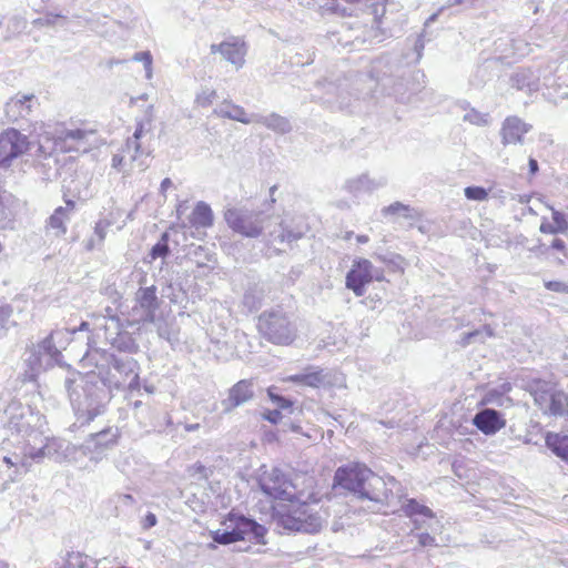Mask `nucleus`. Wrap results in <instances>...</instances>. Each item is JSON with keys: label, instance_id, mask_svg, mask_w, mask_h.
<instances>
[{"label": "nucleus", "instance_id": "ddd939ff", "mask_svg": "<svg viewBox=\"0 0 568 568\" xmlns=\"http://www.w3.org/2000/svg\"><path fill=\"white\" fill-rule=\"evenodd\" d=\"M142 129L138 128L133 135L126 140L125 146L121 152L116 153L112 158V166L122 172H129L138 168L140 171L145 166V162L142 158L148 156L141 150L139 139L141 136Z\"/></svg>", "mask_w": 568, "mask_h": 568}, {"label": "nucleus", "instance_id": "20e7f679", "mask_svg": "<svg viewBox=\"0 0 568 568\" xmlns=\"http://www.w3.org/2000/svg\"><path fill=\"white\" fill-rule=\"evenodd\" d=\"M100 356L106 365L108 371L99 372V376L104 386L109 389L128 388L130 393L140 390L139 365L138 362L128 355H114L106 352L100 353L98 349L87 352L82 361L91 362L95 356Z\"/></svg>", "mask_w": 568, "mask_h": 568}, {"label": "nucleus", "instance_id": "774afa93", "mask_svg": "<svg viewBox=\"0 0 568 568\" xmlns=\"http://www.w3.org/2000/svg\"><path fill=\"white\" fill-rule=\"evenodd\" d=\"M414 49L417 52V58L422 57V51L424 49V40L422 37H417L414 43Z\"/></svg>", "mask_w": 568, "mask_h": 568}, {"label": "nucleus", "instance_id": "8fccbe9b", "mask_svg": "<svg viewBox=\"0 0 568 568\" xmlns=\"http://www.w3.org/2000/svg\"><path fill=\"white\" fill-rule=\"evenodd\" d=\"M473 335L474 342H480L484 343L487 337L494 336V331L489 325H485L481 329H475L473 332H468Z\"/></svg>", "mask_w": 568, "mask_h": 568}, {"label": "nucleus", "instance_id": "bb28decb", "mask_svg": "<svg viewBox=\"0 0 568 568\" xmlns=\"http://www.w3.org/2000/svg\"><path fill=\"white\" fill-rule=\"evenodd\" d=\"M31 456L27 454V443H23L20 453H12L3 456V463L9 467L13 468L12 474L9 477L13 480L16 476L27 474L32 465Z\"/></svg>", "mask_w": 568, "mask_h": 568}, {"label": "nucleus", "instance_id": "dca6fc26", "mask_svg": "<svg viewBox=\"0 0 568 568\" xmlns=\"http://www.w3.org/2000/svg\"><path fill=\"white\" fill-rule=\"evenodd\" d=\"M118 430L108 428L95 434H91L89 438L80 446L82 455L88 456L93 463H99L105 456L106 450L115 445Z\"/></svg>", "mask_w": 568, "mask_h": 568}, {"label": "nucleus", "instance_id": "f257e3e1", "mask_svg": "<svg viewBox=\"0 0 568 568\" xmlns=\"http://www.w3.org/2000/svg\"><path fill=\"white\" fill-rule=\"evenodd\" d=\"M334 488L352 493L359 499L395 506L405 497V490L394 477H381L362 464H348L336 469Z\"/></svg>", "mask_w": 568, "mask_h": 568}, {"label": "nucleus", "instance_id": "4468645a", "mask_svg": "<svg viewBox=\"0 0 568 568\" xmlns=\"http://www.w3.org/2000/svg\"><path fill=\"white\" fill-rule=\"evenodd\" d=\"M94 130L79 126H61L55 129L53 139L54 144L64 152L87 151L90 145V138L94 135Z\"/></svg>", "mask_w": 568, "mask_h": 568}, {"label": "nucleus", "instance_id": "6ab92c4d", "mask_svg": "<svg viewBox=\"0 0 568 568\" xmlns=\"http://www.w3.org/2000/svg\"><path fill=\"white\" fill-rule=\"evenodd\" d=\"M372 262L366 258L354 261L352 268L346 274L345 286L361 297L365 294V286L372 282Z\"/></svg>", "mask_w": 568, "mask_h": 568}, {"label": "nucleus", "instance_id": "423d86ee", "mask_svg": "<svg viewBox=\"0 0 568 568\" xmlns=\"http://www.w3.org/2000/svg\"><path fill=\"white\" fill-rule=\"evenodd\" d=\"M4 413L8 418L7 427L11 434L21 436L26 443L28 440L36 443L42 436L45 417L39 412H34L30 406L12 402L8 405Z\"/></svg>", "mask_w": 568, "mask_h": 568}, {"label": "nucleus", "instance_id": "0eeeda50", "mask_svg": "<svg viewBox=\"0 0 568 568\" xmlns=\"http://www.w3.org/2000/svg\"><path fill=\"white\" fill-rule=\"evenodd\" d=\"M224 220L230 229L245 237L264 235L273 224V215L264 210L231 207L224 212Z\"/></svg>", "mask_w": 568, "mask_h": 568}, {"label": "nucleus", "instance_id": "680f3d73", "mask_svg": "<svg viewBox=\"0 0 568 568\" xmlns=\"http://www.w3.org/2000/svg\"><path fill=\"white\" fill-rule=\"evenodd\" d=\"M263 417L272 424H277L282 419V414L278 409H273L266 412Z\"/></svg>", "mask_w": 568, "mask_h": 568}, {"label": "nucleus", "instance_id": "c756f323", "mask_svg": "<svg viewBox=\"0 0 568 568\" xmlns=\"http://www.w3.org/2000/svg\"><path fill=\"white\" fill-rule=\"evenodd\" d=\"M213 112L220 118L231 119L243 124H250L254 119V114L248 115L243 106L234 104L229 100H224Z\"/></svg>", "mask_w": 568, "mask_h": 568}, {"label": "nucleus", "instance_id": "f8f14e48", "mask_svg": "<svg viewBox=\"0 0 568 568\" xmlns=\"http://www.w3.org/2000/svg\"><path fill=\"white\" fill-rule=\"evenodd\" d=\"M32 142L17 129H7L0 133V168L10 166L11 162L28 153Z\"/></svg>", "mask_w": 568, "mask_h": 568}, {"label": "nucleus", "instance_id": "bf43d9fd", "mask_svg": "<svg viewBox=\"0 0 568 568\" xmlns=\"http://www.w3.org/2000/svg\"><path fill=\"white\" fill-rule=\"evenodd\" d=\"M156 516L153 513H148L142 519L141 525L143 529H150L156 525Z\"/></svg>", "mask_w": 568, "mask_h": 568}, {"label": "nucleus", "instance_id": "e433bc0d", "mask_svg": "<svg viewBox=\"0 0 568 568\" xmlns=\"http://www.w3.org/2000/svg\"><path fill=\"white\" fill-rule=\"evenodd\" d=\"M104 338L111 343H113L118 336L121 334L122 324L115 314H110L104 321Z\"/></svg>", "mask_w": 568, "mask_h": 568}, {"label": "nucleus", "instance_id": "864d4df0", "mask_svg": "<svg viewBox=\"0 0 568 568\" xmlns=\"http://www.w3.org/2000/svg\"><path fill=\"white\" fill-rule=\"evenodd\" d=\"M545 287L552 292L568 294V284L560 281L545 282Z\"/></svg>", "mask_w": 568, "mask_h": 568}, {"label": "nucleus", "instance_id": "13d9d810", "mask_svg": "<svg viewBox=\"0 0 568 568\" xmlns=\"http://www.w3.org/2000/svg\"><path fill=\"white\" fill-rule=\"evenodd\" d=\"M539 231L544 234H559L560 233L552 223H549L547 221V219L542 220V222L539 226Z\"/></svg>", "mask_w": 568, "mask_h": 568}, {"label": "nucleus", "instance_id": "58836bf2", "mask_svg": "<svg viewBox=\"0 0 568 568\" xmlns=\"http://www.w3.org/2000/svg\"><path fill=\"white\" fill-rule=\"evenodd\" d=\"M68 568H97V561L81 552H72L67 560Z\"/></svg>", "mask_w": 568, "mask_h": 568}, {"label": "nucleus", "instance_id": "c03bdc74", "mask_svg": "<svg viewBox=\"0 0 568 568\" xmlns=\"http://www.w3.org/2000/svg\"><path fill=\"white\" fill-rule=\"evenodd\" d=\"M133 61L141 62L145 70V78L152 79V62L153 58L149 51L136 52L133 58Z\"/></svg>", "mask_w": 568, "mask_h": 568}, {"label": "nucleus", "instance_id": "6e6552de", "mask_svg": "<svg viewBox=\"0 0 568 568\" xmlns=\"http://www.w3.org/2000/svg\"><path fill=\"white\" fill-rule=\"evenodd\" d=\"M41 442L40 447H36V443L28 440L27 454L31 456L34 463H41L44 458H49L58 464L74 463L78 460L80 446L61 437H45Z\"/></svg>", "mask_w": 568, "mask_h": 568}, {"label": "nucleus", "instance_id": "0e129e2a", "mask_svg": "<svg viewBox=\"0 0 568 568\" xmlns=\"http://www.w3.org/2000/svg\"><path fill=\"white\" fill-rule=\"evenodd\" d=\"M369 273L372 275V281L375 280V281L382 282L385 280L383 270L376 268L373 264H372V268H371Z\"/></svg>", "mask_w": 568, "mask_h": 568}, {"label": "nucleus", "instance_id": "aec40b11", "mask_svg": "<svg viewBox=\"0 0 568 568\" xmlns=\"http://www.w3.org/2000/svg\"><path fill=\"white\" fill-rule=\"evenodd\" d=\"M400 509L407 517L413 519L415 529L427 528L432 531L437 530L434 526H438V521H433L435 518L433 510L419 504L416 499H406L402 504Z\"/></svg>", "mask_w": 568, "mask_h": 568}, {"label": "nucleus", "instance_id": "72a5a7b5", "mask_svg": "<svg viewBox=\"0 0 568 568\" xmlns=\"http://www.w3.org/2000/svg\"><path fill=\"white\" fill-rule=\"evenodd\" d=\"M554 392H555L554 387L549 383H546V382L537 383L531 388V395L534 396V400L542 412L549 404V399Z\"/></svg>", "mask_w": 568, "mask_h": 568}, {"label": "nucleus", "instance_id": "e2e57ef3", "mask_svg": "<svg viewBox=\"0 0 568 568\" xmlns=\"http://www.w3.org/2000/svg\"><path fill=\"white\" fill-rule=\"evenodd\" d=\"M91 325H92V323H90V322H82L78 328H73L71 331H69V329L62 331L63 334L60 335V337H62L64 335H69V334H74L78 331H89Z\"/></svg>", "mask_w": 568, "mask_h": 568}, {"label": "nucleus", "instance_id": "9d476101", "mask_svg": "<svg viewBox=\"0 0 568 568\" xmlns=\"http://www.w3.org/2000/svg\"><path fill=\"white\" fill-rule=\"evenodd\" d=\"M62 334V329L54 331L42 342L33 345L26 352L24 362L30 369V372L27 373L29 378L32 379L41 369L52 366V364L58 361L61 352L57 346V343H60L59 338Z\"/></svg>", "mask_w": 568, "mask_h": 568}, {"label": "nucleus", "instance_id": "393cba45", "mask_svg": "<svg viewBox=\"0 0 568 568\" xmlns=\"http://www.w3.org/2000/svg\"><path fill=\"white\" fill-rule=\"evenodd\" d=\"M231 523H234V531L239 536V540H255L258 544H265L263 540L266 528L260 524H257L253 519H248L244 516H239L236 518H230Z\"/></svg>", "mask_w": 568, "mask_h": 568}, {"label": "nucleus", "instance_id": "6e6d98bb", "mask_svg": "<svg viewBox=\"0 0 568 568\" xmlns=\"http://www.w3.org/2000/svg\"><path fill=\"white\" fill-rule=\"evenodd\" d=\"M418 544L423 547L435 546V538L428 532H422L417 535Z\"/></svg>", "mask_w": 568, "mask_h": 568}, {"label": "nucleus", "instance_id": "338daca9", "mask_svg": "<svg viewBox=\"0 0 568 568\" xmlns=\"http://www.w3.org/2000/svg\"><path fill=\"white\" fill-rule=\"evenodd\" d=\"M473 335L474 334H469V333H464L460 337V341H459V345L462 347H466L468 345H470L471 343H474L473 341Z\"/></svg>", "mask_w": 568, "mask_h": 568}, {"label": "nucleus", "instance_id": "cd10ccee", "mask_svg": "<svg viewBox=\"0 0 568 568\" xmlns=\"http://www.w3.org/2000/svg\"><path fill=\"white\" fill-rule=\"evenodd\" d=\"M184 263H193L199 267H212L211 263H215L214 254H212L209 248L202 245H195L191 243L190 245H184Z\"/></svg>", "mask_w": 568, "mask_h": 568}, {"label": "nucleus", "instance_id": "09e8293b", "mask_svg": "<svg viewBox=\"0 0 568 568\" xmlns=\"http://www.w3.org/2000/svg\"><path fill=\"white\" fill-rule=\"evenodd\" d=\"M216 91L213 89H204L196 95V103L201 106L211 105L216 99Z\"/></svg>", "mask_w": 568, "mask_h": 568}, {"label": "nucleus", "instance_id": "4d7b16f0", "mask_svg": "<svg viewBox=\"0 0 568 568\" xmlns=\"http://www.w3.org/2000/svg\"><path fill=\"white\" fill-rule=\"evenodd\" d=\"M108 316L93 315L92 316V329L98 334L100 331H104V321H106Z\"/></svg>", "mask_w": 568, "mask_h": 568}, {"label": "nucleus", "instance_id": "f03ea898", "mask_svg": "<svg viewBox=\"0 0 568 568\" xmlns=\"http://www.w3.org/2000/svg\"><path fill=\"white\" fill-rule=\"evenodd\" d=\"M326 6L336 13L358 16L362 12L365 16L363 23L348 27L347 33L343 36V45L358 48L365 43L381 41L378 24L386 12L382 0H333L331 4L326 3Z\"/></svg>", "mask_w": 568, "mask_h": 568}, {"label": "nucleus", "instance_id": "f704fd0d", "mask_svg": "<svg viewBox=\"0 0 568 568\" xmlns=\"http://www.w3.org/2000/svg\"><path fill=\"white\" fill-rule=\"evenodd\" d=\"M514 85L518 90L534 92L538 90V79L528 70L518 71L514 78Z\"/></svg>", "mask_w": 568, "mask_h": 568}, {"label": "nucleus", "instance_id": "1a4fd4ad", "mask_svg": "<svg viewBox=\"0 0 568 568\" xmlns=\"http://www.w3.org/2000/svg\"><path fill=\"white\" fill-rule=\"evenodd\" d=\"M258 329L267 341L277 345H290L297 332L287 314L280 310L263 312L258 317Z\"/></svg>", "mask_w": 568, "mask_h": 568}, {"label": "nucleus", "instance_id": "a211bd4d", "mask_svg": "<svg viewBox=\"0 0 568 568\" xmlns=\"http://www.w3.org/2000/svg\"><path fill=\"white\" fill-rule=\"evenodd\" d=\"M307 232L308 225L301 219L293 224H286L281 221L278 223H274L273 230H268L265 234V241L268 245H292L294 242L304 237Z\"/></svg>", "mask_w": 568, "mask_h": 568}, {"label": "nucleus", "instance_id": "4be33fe9", "mask_svg": "<svg viewBox=\"0 0 568 568\" xmlns=\"http://www.w3.org/2000/svg\"><path fill=\"white\" fill-rule=\"evenodd\" d=\"M211 53H220L223 59L240 69L245 63V43L236 38L211 45Z\"/></svg>", "mask_w": 568, "mask_h": 568}, {"label": "nucleus", "instance_id": "49530a36", "mask_svg": "<svg viewBox=\"0 0 568 568\" xmlns=\"http://www.w3.org/2000/svg\"><path fill=\"white\" fill-rule=\"evenodd\" d=\"M210 473H211V470L209 468H206L205 466H203L202 464H195V465L189 467V469H187L189 476L194 481L207 479Z\"/></svg>", "mask_w": 568, "mask_h": 568}, {"label": "nucleus", "instance_id": "7ed1b4c3", "mask_svg": "<svg viewBox=\"0 0 568 568\" xmlns=\"http://www.w3.org/2000/svg\"><path fill=\"white\" fill-rule=\"evenodd\" d=\"M94 375H88V378L78 374L75 377H68L64 381V387L69 396L78 419L83 418V423L93 420L104 412L111 395L108 386L100 381L93 382Z\"/></svg>", "mask_w": 568, "mask_h": 568}, {"label": "nucleus", "instance_id": "c9c22d12", "mask_svg": "<svg viewBox=\"0 0 568 568\" xmlns=\"http://www.w3.org/2000/svg\"><path fill=\"white\" fill-rule=\"evenodd\" d=\"M567 405L568 397L566 394L555 389L544 413L551 415H562Z\"/></svg>", "mask_w": 568, "mask_h": 568}, {"label": "nucleus", "instance_id": "39448f33", "mask_svg": "<svg viewBox=\"0 0 568 568\" xmlns=\"http://www.w3.org/2000/svg\"><path fill=\"white\" fill-rule=\"evenodd\" d=\"M318 499L314 493H302V500H294L288 507L276 510V526L290 531L318 532L325 519L316 509Z\"/></svg>", "mask_w": 568, "mask_h": 568}, {"label": "nucleus", "instance_id": "a878e982", "mask_svg": "<svg viewBox=\"0 0 568 568\" xmlns=\"http://www.w3.org/2000/svg\"><path fill=\"white\" fill-rule=\"evenodd\" d=\"M473 424L484 434L493 435L505 426V420L499 412L484 408L474 416Z\"/></svg>", "mask_w": 568, "mask_h": 568}, {"label": "nucleus", "instance_id": "412c9836", "mask_svg": "<svg viewBox=\"0 0 568 568\" xmlns=\"http://www.w3.org/2000/svg\"><path fill=\"white\" fill-rule=\"evenodd\" d=\"M254 397V383L252 379H241L229 389V395L221 402L224 413L250 402Z\"/></svg>", "mask_w": 568, "mask_h": 568}, {"label": "nucleus", "instance_id": "2eb2a0df", "mask_svg": "<svg viewBox=\"0 0 568 568\" xmlns=\"http://www.w3.org/2000/svg\"><path fill=\"white\" fill-rule=\"evenodd\" d=\"M189 224L180 225V233L183 240L186 241L189 236L194 240L201 241L206 235V229L213 225V212L209 204L199 202L187 217Z\"/></svg>", "mask_w": 568, "mask_h": 568}, {"label": "nucleus", "instance_id": "5701e85b", "mask_svg": "<svg viewBox=\"0 0 568 568\" xmlns=\"http://www.w3.org/2000/svg\"><path fill=\"white\" fill-rule=\"evenodd\" d=\"M36 103L37 98L34 94L18 93L6 103V116L11 122H17L20 119H26L31 114Z\"/></svg>", "mask_w": 568, "mask_h": 568}, {"label": "nucleus", "instance_id": "a19ab883", "mask_svg": "<svg viewBox=\"0 0 568 568\" xmlns=\"http://www.w3.org/2000/svg\"><path fill=\"white\" fill-rule=\"evenodd\" d=\"M552 443H559V445L552 447V452L558 457H561L562 459L568 462V440L565 437L560 438L558 435L548 436L547 444L551 446Z\"/></svg>", "mask_w": 568, "mask_h": 568}, {"label": "nucleus", "instance_id": "f3484780", "mask_svg": "<svg viewBox=\"0 0 568 568\" xmlns=\"http://www.w3.org/2000/svg\"><path fill=\"white\" fill-rule=\"evenodd\" d=\"M158 306L155 287H141L135 294V304L129 313L131 323L154 322Z\"/></svg>", "mask_w": 568, "mask_h": 568}, {"label": "nucleus", "instance_id": "de8ad7c7", "mask_svg": "<svg viewBox=\"0 0 568 568\" xmlns=\"http://www.w3.org/2000/svg\"><path fill=\"white\" fill-rule=\"evenodd\" d=\"M465 196L471 201H485L488 197V192L481 186H467L465 190Z\"/></svg>", "mask_w": 568, "mask_h": 568}, {"label": "nucleus", "instance_id": "603ef678", "mask_svg": "<svg viewBox=\"0 0 568 568\" xmlns=\"http://www.w3.org/2000/svg\"><path fill=\"white\" fill-rule=\"evenodd\" d=\"M110 225L106 221H99L94 226V236L97 237L98 244H101L106 235V229Z\"/></svg>", "mask_w": 568, "mask_h": 568}, {"label": "nucleus", "instance_id": "69168bd1", "mask_svg": "<svg viewBox=\"0 0 568 568\" xmlns=\"http://www.w3.org/2000/svg\"><path fill=\"white\" fill-rule=\"evenodd\" d=\"M551 248L562 252L566 255V244L560 239H555L551 242Z\"/></svg>", "mask_w": 568, "mask_h": 568}, {"label": "nucleus", "instance_id": "5fc2aeb1", "mask_svg": "<svg viewBox=\"0 0 568 568\" xmlns=\"http://www.w3.org/2000/svg\"><path fill=\"white\" fill-rule=\"evenodd\" d=\"M134 504H135L134 498L129 494H120L116 496V505L118 506L131 507Z\"/></svg>", "mask_w": 568, "mask_h": 568}, {"label": "nucleus", "instance_id": "9b49d317", "mask_svg": "<svg viewBox=\"0 0 568 568\" xmlns=\"http://www.w3.org/2000/svg\"><path fill=\"white\" fill-rule=\"evenodd\" d=\"M258 484L261 490L274 499L288 500L291 503L302 500L303 491L297 490L296 485L278 468L264 473Z\"/></svg>", "mask_w": 568, "mask_h": 568}, {"label": "nucleus", "instance_id": "3c124183", "mask_svg": "<svg viewBox=\"0 0 568 568\" xmlns=\"http://www.w3.org/2000/svg\"><path fill=\"white\" fill-rule=\"evenodd\" d=\"M268 397L271 400L276 404L278 408L286 409L292 406V402L281 395L274 394L272 388L267 390Z\"/></svg>", "mask_w": 568, "mask_h": 568}, {"label": "nucleus", "instance_id": "79ce46f5", "mask_svg": "<svg viewBox=\"0 0 568 568\" xmlns=\"http://www.w3.org/2000/svg\"><path fill=\"white\" fill-rule=\"evenodd\" d=\"M412 209L408 205L403 204L402 202H394L388 206H385L382 210L384 215H402L406 219L412 217L410 215Z\"/></svg>", "mask_w": 568, "mask_h": 568}, {"label": "nucleus", "instance_id": "ea45409f", "mask_svg": "<svg viewBox=\"0 0 568 568\" xmlns=\"http://www.w3.org/2000/svg\"><path fill=\"white\" fill-rule=\"evenodd\" d=\"M463 108L466 110V113L463 116L464 121L469 122L470 124L478 125V126H486L489 124V114L488 113H481L474 108L467 109L464 105H463Z\"/></svg>", "mask_w": 568, "mask_h": 568}, {"label": "nucleus", "instance_id": "2f4dec72", "mask_svg": "<svg viewBox=\"0 0 568 568\" xmlns=\"http://www.w3.org/2000/svg\"><path fill=\"white\" fill-rule=\"evenodd\" d=\"M286 381L314 388L328 383L327 376L323 374V371L315 367H307L303 373L288 376Z\"/></svg>", "mask_w": 568, "mask_h": 568}, {"label": "nucleus", "instance_id": "c85d7f7f", "mask_svg": "<svg viewBox=\"0 0 568 568\" xmlns=\"http://www.w3.org/2000/svg\"><path fill=\"white\" fill-rule=\"evenodd\" d=\"M386 185V179H372L367 174H362L355 179H351L346 182L345 189L354 194L371 193L379 187Z\"/></svg>", "mask_w": 568, "mask_h": 568}, {"label": "nucleus", "instance_id": "37998d69", "mask_svg": "<svg viewBox=\"0 0 568 568\" xmlns=\"http://www.w3.org/2000/svg\"><path fill=\"white\" fill-rule=\"evenodd\" d=\"M212 539L214 542L221 545H230L239 540V536L235 534L234 528L231 530H215L212 532Z\"/></svg>", "mask_w": 568, "mask_h": 568}, {"label": "nucleus", "instance_id": "b1692460", "mask_svg": "<svg viewBox=\"0 0 568 568\" xmlns=\"http://www.w3.org/2000/svg\"><path fill=\"white\" fill-rule=\"evenodd\" d=\"M531 129V125L524 122L518 116H508L504 120L500 135H501V143L504 145L507 144H523L524 142V134L529 132Z\"/></svg>", "mask_w": 568, "mask_h": 568}, {"label": "nucleus", "instance_id": "7c9ffc66", "mask_svg": "<svg viewBox=\"0 0 568 568\" xmlns=\"http://www.w3.org/2000/svg\"><path fill=\"white\" fill-rule=\"evenodd\" d=\"M253 122L262 124L278 134H286L292 131L291 121L275 112L268 115L254 114Z\"/></svg>", "mask_w": 568, "mask_h": 568}, {"label": "nucleus", "instance_id": "473e14b6", "mask_svg": "<svg viewBox=\"0 0 568 568\" xmlns=\"http://www.w3.org/2000/svg\"><path fill=\"white\" fill-rule=\"evenodd\" d=\"M75 209V203L72 200L65 201V206H59L54 210L52 215L48 220V225L57 230L59 234L67 232V222L70 220L71 214Z\"/></svg>", "mask_w": 568, "mask_h": 568}, {"label": "nucleus", "instance_id": "4c0bfd02", "mask_svg": "<svg viewBox=\"0 0 568 568\" xmlns=\"http://www.w3.org/2000/svg\"><path fill=\"white\" fill-rule=\"evenodd\" d=\"M210 324L211 326L207 328L206 334L210 336L211 342L219 346L222 343L221 336L225 335V327L222 325L221 322H210ZM223 344L227 346V352L226 354H222L220 357H226L227 354H230V352L232 351V347L229 346V343L226 341H224Z\"/></svg>", "mask_w": 568, "mask_h": 568}, {"label": "nucleus", "instance_id": "a18cd8bd", "mask_svg": "<svg viewBox=\"0 0 568 568\" xmlns=\"http://www.w3.org/2000/svg\"><path fill=\"white\" fill-rule=\"evenodd\" d=\"M548 209L551 211L554 225L560 232V234L568 233V221L564 213L557 211L554 206L548 205Z\"/></svg>", "mask_w": 568, "mask_h": 568}, {"label": "nucleus", "instance_id": "052dcab7", "mask_svg": "<svg viewBox=\"0 0 568 568\" xmlns=\"http://www.w3.org/2000/svg\"><path fill=\"white\" fill-rule=\"evenodd\" d=\"M168 252V245L165 243H158L152 247L151 254L153 258L164 256Z\"/></svg>", "mask_w": 568, "mask_h": 568}]
</instances>
